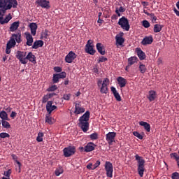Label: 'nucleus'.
<instances>
[{
	"label": "nucleus",
	"mask_w": 179,
	"mask_h": 179,
	"mask_svg": "<svg viewBox=\"0 0 179 179\" xmlns=\"http://www.w3.org/2000/svg\"><path fill=\"white\" fill-rule=\"evenodd\" d=\"M0 118L1 119V121H10V119L8 117V113L5 110L0 112Z\"/></svg>",
	"instance_id": "7c9ffc66"
},
{
	"label": "nucleus",
	"mask_w": 179,
	"mask_h": 179,
	"mask_svg": "<svg viewBox=\"0 0 179 179\" xmlns=\"http://www.w3.org/2000/svg\"><path fill=\"white\" fill-rule=\"evenodd\" d=\"M42 37L44 38H48V31L47 29L45 30V32L42 34Z\"/></svg>",
	"instance_id": "0e129e2a"
},
{
	"label": "nucleus",
	"mask_w": 179,
	"mask_h": 179,
	"mask_svg": "<svg viewBox=\"0 0 179 179\" xmlns=\"http://www.w3.org/2000/svg\"><path fill=\"white\" fill-rule=\"evenodd\" d=\"M90 138L92 141H97L99 139V134L94 132L90 135Z\"/></svg>",
	"instance_id": "ea45409f"
},
{
	"label": "nucleus",
	"mask_w": 179,
	"mask_h": 179,
	"mask_svg": "<svg viewBox=\"0 0 179 179\" xmlns=\"http://www.w3.org/2000/svg\"><path fill=\"white\" fill-rule=\"evenodd\" d=\"M71 94H66L63 96L64 100H66L67 101H69L71 100Z\"/></svg>",
	"instance_id": "052dcab7"
},
{
	"label": "nucleus",
	"mask_w": 179,
	"mask_h": 179,
	"mask_svg": "<svg viewBox=\"0 0 179 179\" xmlns=\"http://www.w3.org/2000/svg\"><path fill=\"white\" fill-rule=\"evenodd\" d=\"M153 43V36H145L141 41L142 45H150Z\"/></svg>",
	"instance_id": "dca6fc26"
},
{
	"label": "nucleus",
	"mask_w": 179,
	"mask_h": 179,
	"mask_svg": "<svg viewBox=\"0 0 179 179\" xmlns=\"http://www.w3.org/2000/svg\"><path fill=\"white\" fill-rule=\"evenodd\" d=\"M57 89H58L57 85H52L49 88H48L47 91L48 92H55V90H57Z\"/></svg>",
	"instance_id": "864d4df0"
},
{
	"label": "nucleus",
	"mask_w": 179,
	"mask_h": 179,
	"mask_svg": "<svg viewBox=\"0 0 179 179\" xmlns=\"http://www.w3.org/2000/svg\"><path fill=\"white\" fill-rule=\"evenodd\" d=\"M9 10V8L7 7L6 8H1L0 9V17H3L5 16V13H6V11Z\"/></svg>",
	"instance_id": "a18cd8bd"
},
{
	"label": "nucleus",
	"mask_w": 179,
	"mask_h": 179,
	"mask_svg": "<svg viewBox=\"0 0 179 179\" xmlns=\"http://www.w3.org/2000/svg\"><path fill=\"white\" fill-rule=\"evenodd\" d=\"M156 97H157V94L155 90L149 91L148 95L147 96V99H148L149 101H155Z\"/></svg>",
	"instance_id": "6ab92c4d"
},
{
	"label": "nucleus",
	"mask_w": 179,
	"mask_h": 179,
	"mask_svg": "<svg viewBox=\"0 0 179 179\" xmlns=\"http://www.w3.org/2000/svg\"><path fill=\"white\" fill-rule=\"evenodd\" d=\"M133 135H134V136H136V138H138V139H143V136L141 135V134H139V132L138 131H134Z\"/></svg>",
	"instance_id": "603ef678"
},
{
	"label": "nucleus",
	"mask_w": 179,
	"mask_h": 179,
	"mask_svg": "<svg viewBox=\"0 0 179 179\" xmlns=\"http://www.w3.org/2000/svg\"><path fill=\"white\" fill-rule=\"evenodd\" d=\"M12 174V170L8 169L6 171H4L3 176L6 177V178H10V175Z\"/></svg>",
	"instance_id": "49530a36"
},
{
	"label": "nucleus",
	"mask_w": 179,
	"mask_h": 179,
	"mask_svg": "<svg viewBox=\"0 0 179 179\" xmlns=\"http://www.w3.org/2000/svg\"><path fill=\"white\" fill-rule=\"evenodd\" d=\"M19 26H20V21L13 22L9 28L10 31H12V32L16 31V30H17V29H19Z\"/></svg>",
	"instance_id": "bb28decb"
},
{
	"label": "nucleus",
	"mask_w": 179,
	"mask_h": 179,
	"mask_svg": "<svg viewBox=\"0 0 179 179\" xmlns=\"http://www.w3.org/2000/svg\"><path fill=\"white\" fill-rule=\"evenodd\" d=\"M115 136H117V133L115 132H109L106 135V142L108 145H113V142H115Z\"/></svg>",
	"instance_id": "0eeeda50"
},
{
	"label": "nucleus",
	"mask_w": 179,
	"mask_h": 179,
	"mask_svg": "<svg viewBox=\"0 0 179 179\" xmlns=\"http://www.w3.org/2000/svg\"><path fill=\"white\" fill-rule=\"evenodd\" d=\"M29 27L31 30V34L36 36L38 28L37 24L36 22H31L29 24Z\"/></svg>",
	"instance_id": "412c9836"
},
{
	"label": "nucleus",
	"mask_w": 179,
	"mask_h": 179,
	"mask_svg": "<svg viewBox=\"0 0 179 179\" xmlns=\"http://www.w3.org/2000/svg\"><path fill=\"white\" fill-rule=\"evenodd\" d=\"M171 157H174L176 162H177L178 167L179 168V155L176 152L171 154Z\"/></svg>",
	"instance_id": "58836bf2"
},
{
	"label": "nucleus",
	"mask_w": 179,
	"mask_h": 179,
	"mask_svg": "<svg viewBox=\"0 0 179 179\" xmlns=\"http://www.w3.org/2000/svg\"><path fill=\"white\" fill-rule=\"evenodd\" d=\"M56 75L58 76L59 79H65L66 78V72L62 71L59 73H56Z\"/></svg>",
	"instance_id": "37998d69"
},
{
	"label": "nucleus",
	"mask_w": 179,
	"mask_h": 179,
	"mask_svg": "<svg viewBox=\"0 0 179 179\" xmlns=\"http://www.w3.org/2000/svg\"><path fill=\"white\" fill-rule=\"evenodd\" d=\"M58 82H59V78L57 76V73H55L53 75L52 83H58Z\"/></svg>",
	"instance_id": "de8ad7c7"
},
{
	"label": "nucleus",
	"mask_w": 179,
	"mask_h": 179,
	"mask_svg": "<svg viewBox=\"0 0 179 179\" xmlns=\"http://www.w3.org/2000/svg\"><path fill=\"white\" fill-rule=\"evenodd\" d=\"M45 122L49 125H52V117L50 115L45 116Z\"/></svg>",
	"instance_id": "c03bdc74"
},
{
	"label": "nucleus",
	"mask_w": 179,
	"mask_h": 179,
	"mask_svg": "<svg viewBox=\"0 0 179 179\" xmlns=\"http://www.w3.org/2000/svg\"><path fill=\"white\" fill-rule=\"evenodd\" d=\"M164 27V26L159 24H156L154 25V33H160L162 29Z\"/></svg>",
	"instance_id": "72a5a7b5"
},
{
	"label": "nucleus",
	"mask_w": 179,
	"mask_h": 179,
	"mask_svg": "<svg viewBox=\"0 0 179 179\" xmlns=\"http://www.w3.org/2000/svg\"><path fill=\"white\" fill-rule=\"evenodd\" d=\"M54 110H57V106H52V101H48L46 105V110L48 111V113H49V115L51 114V113H52Z\"/></svg>",
	"instance_id": "4468645a"
},
{
	"label": "nucleus",
	"mask_w": 179,
	"mask_h": 179,
	"mask_svg": "<svg viewBox=\"0 0 179 179\" xmlns=\"http://www.w3.org/2000/svg\"><path fill=\"white\" fill-rule=\"evenodd\" d=\"M171 178L172 179H179V173L178 172H174L171 174Z\"/></svg>",
	"instance_id": "4d7b16f0"
},
{
	"label": "nucleus",
	"mask_w": 179,
	"mask_h": 179,
	"mask_svg": "<svg viewBox=\"0 0 179 179\" xmlns=\"http://www.w3.org/2000/svg\"><path fill=\"white\" fill-rule=\"evenodd\" d=\"M115 40L117 45H122V44L125 43V38H124L122 36H120L119 35H116Z\"/></svg>",
	"instance_id": "c85d7f7f"
},
{
	"label": "nucleus",
	"mask_w": 179,
	"mask_h": 179,
	"mask_svg": "<svg viewBox=\"0 0 179 179\" xmlns=\"http://www.w3.org/2000/svg\"><path fill=\"white\" fill-rule=\"evenodd\" d=\"M75 111L74 114H82L83 113H85V108L82 107V105L80 103H75Z\"/></svg>",
	"instance_id": "a211bd4d"
},
{
	"label": "nucleus",
	"mask_w": 179,
	"mask_h": 179,
	"mask_svg": "<svg viewBox=\"0 0 179 179\" xmlns=\"http://www.w3.org/2000/svg\"><path fill=\"white\" fill-rule=\"evenodd\" d=\"M10 38H13V40H15V41L18 44H20V43H22V34H20V32L12 34Z\"/></svg>",
	"instance_id": "5701e85b"
},
{
	"label": "nucleus",
	"mask_w": 179,
	"mask_h": 179,
	"mask_svg": "<svg viewBox=\"0 0 179 179\" xmlns=\"http://www.w3.org/2000/svg\"><path fill=\"white\" fill-rule=\"evenodd\" d=\"M117 83L120 86V87H125L127 86V79L122 78V77H118L117 78Z\"/></svg>",
	"instance_id": "393cba45"
},
{
	"label": "nucleus",
	"mask_w": 179,
	"mask_h": 179,
	"mask_svg": "<svg viewBox=\"0 0 179 179\" xmlns=\"http://www.w3.org/2000/svg\"><path fill=\"white\" fill-rule=\"evenodd\" d=\"M136 51L137 52V55L141 61H143V59H146V54L143 52L142 49L137 48L136 49Z\"/></svg>",
	"instance_id": "aec40b11"
},
{
	"label": "nucleus",
	"mask_w": 179,
	"mask_h": 179,
	"mask_svg": "<svg viewBox=\"0 0 179 179\" xmlns=\"http://www.w3.org/2000/svg\"><path fill=\"white\" fill-rule=\"evenodd\" d=\"M110 85V79L108 78H104L103 83H102V86H108Z\"/></svg>",
	"instance_id": "5fc2aeb1"
},
{
	"label": "nucleus",
	"mask_w": 179,
	"mask_h": 179,
	"mask_svg": "<svg viewBox=\"0 0 179 179\" xmlns=\"http://www.w3.org/2000/svg\"><path fill=\"white\" fill-rule=\"evenodd\" d=\"M35 3L43 9H50L51 8L48 0H36Z\"/></svg>",
	"instance_id": "39448f33"
},
{
	"label": "nucleus",
	"mask_w": 179,
	"mask_h": 179,
	"mask_svg": "<svg viewBox=\"0 0 179 179\" xmlns=\"http://www.w3.org/2000/svg\"><path fill=\"white\" fill-rule=\"evenodd\" d=\"M111 19L112 20H117V19H118V15H115V14H113L112 16H111Z\"/></svg>",
	"instance_id": "774afa93"
},
{
	"label": "nucleus",
	"mask_w": 179,
	"mask_h": 179,
	"mask_svg": "<svg viewBox=\"0 0 179 179\" xmlns=\"http://www.w3.org/2000/svg\"><path fill=\"white\" fill-rule=\"evenodd\" d=\"M1 125L3 128H6V129H10V124H9V122L6 120H1Z\"/></svg>",
	"instance_id": "4c0bfd02"
},
{
	"label": "nucleus",
	"mask_w": 179,
	"mask_h": 179,
	"mask_svg": "<svg viewBox=\"0 0 179 179\" xmlns=\"http://www.w3.org/2000/svg\"><path fill=\"white\" fill-rule=\"evenodd\" d=\"M138 61V57L136 56L131 57L128 59V66H131V65H134L136 64V62Z\"/></svg>",
	"instance_id": "473e14b6"
},
{
	"label": "nucleus",
	"mask_w": 179,
	"mask_h": 179,
	"mask_svg": "<svg viewBox=\"0 0 179 179\" xmlns=\"http://www.w3.org/2000/svg\"><path fill=\"white\" fill-rule=\"evenodd\" d=\"M43 138H44V133L39 132L36 137L37 142H43Z\"/></svg>",
	"instance_id": "a19ab883"
},
{
	"label": "nucleus",
	"mask_w": 179,
	"mask_h": 179,
	"mask_svg": "<svg viewBox=\"0 0 179 179\" xmlns=\"http://www.w3.org/2000/svg\"><path fill=\"white\" fill-rule=\"evenodd\" d=\"M87 169L88 170H94V169H93V164L90 163L87 165Z\"/></svg>",
	"instance_id": "338daca9"
},
{
	"label": "nucleus",
	"mask_w": 179,
	"mask_h": 179,
	"mask_svg": "<svg viewBox=\"0 0 179 179\" xmlns=\"http://www.w3.org/2000/svg\"><path fill=\"white\" fill-rule=\"evenodd\" d=\"M63 173L64 170H62V169L55 170V176H57V177H59V176H61V174H62Z\"/></svg>",
	"instance_id": "09e8293b"
},
{
	"label": "nucleus",
	"mask_w": 179,
	"mask_h": 179,
	"mask_svg": "<svg viewBox=\"0 0 179 179\" xmlns=\"http://www.w3.org/2000/svg\"><path fill=\"white\" fill-rule=\"evenodd\" d=\"M105 170L106 171L107 177L113 178V164L110 162H106L105 164Z\"/></svg>",
	"instance_id": "423d86ee"
},
{
	"label": "nucleus",
	"mask_w": 179,
	"mask_h": 179,
	"mask_svg": "<svg viewBox=\"0 0 179 179\" xmlns=\"http://www.w3.org/2000/svg\"><path fill=\"white\" fill-rule=\"evenodd\" d=\"M96 50L101 55H106V50L104 49V47L103 46V44L98 43L96 45Z\"/></svg>",
	"instance_id": "b1692460"
},
{
	"label": "nucleus",
	"mask_w": 179,
	"mask_h": 179,
	"mask_svg": "<svg viewBox=\"0 0 179 179\" xmlns=\"http://www.w3.org/2000/svg\"><path fill=\"white\" fill-rule=\"evenodd\" d=\"M53 70L55 71V72H57V73H60L61 72H62V68L59 66L54 67Z\"/></svg>",
	"instance_id": "bf43d9fd"
},
{
	"label": "nucleus",
	"mask_w": 179,
	"mask_h": 179,
	"mask_svg": "<svg viewBox=\"0 0 179 179\" xmlns=\"http://www.w3.org/2000/svg\"><path fill=\"white\" fill-rule=\"evenodd\" d=\"M139 125L144 127V129L147 132H150V124L146 122L141 121L139 122Z\"/></svg>",
	"instance_id": "c756f323"
},
{
	"label": "nucleus",
	"mask_w": 179,
	"mask_h": 179,
	"mask_svg": "<svg viewBox=\"0 0 179 179\" xmlns=\"http://www.w3.org/2000/svg\"><path fill=\"white\" fill-rule=\"evenodd\" d=\"M78 57L75 52L73 51H70L69 54L65 57V62H67V64H72L75 59Z\"/></svg>",
	"instance_id": "1a4fd4ad"
},
{
	"label": "nucleus",
	"mask_w": 179,
	"mask_h": 179,
	"mask_svg": "<svg viewBox=\"0 0 179 179\" xmlns=\"http://www.w3.org/2000/svg\"><path fill=\"white\" fill-rule=\"evenodd\" d=\"M85 52H87V54H90V55H94V54H96V50H94V45H85Z\"/></svg>",
	"instance_id": "2eb2a0df"
},
{
	"label": "nucleus",
	"mask_w": 179,
	"mask_h": 179,
	"mask_svg": "<svg viewBox=\"0 0 179 179\" xmlns=\"http://www.w3.org/2000/svg\"><path fill=\"white\" fill-rule=\"evenodd\" d=\"M117 24L120 26L123 30H126V31H129V29H131L129 21L128 20V18L125 17V16H122L119 19Z\"/></svg>",
	"instance_id": "f03ea898"
},
{
	"label": "nucleus",
	"mask_w": 179,
	"mask_h": 179,
	"mask_svg": "<svg viewBox=\"0 0 179 179\" xmlns=\"http://www.w3.org/2000/svg\"><path fill=\"white\" fill-rule=\"evenodd\" d=\"M138 65H139L138 66L139 72H141V73H145L147 71L146 66L142 64V62H140Z\"/></svg>",
	"instance_id": "c9c22d12"
},
{
	"label": "nucleus",
	"mask_w": 179,
	"mask_h": 179,
	"mask_svg": "<svg viewBox=\"0 0 179 179\" xmlns=\"http://www.w3.org/2000/svg\"><path fill=\"white\" fill-rule=\"evenodd\" d=\"M48 100H50V96H48V94H46L43 96L42 103H47Z\"/></svg>",
	"instance_id": "13d9d810"
},
{
	"label": "nucleus",
	"mask_w": 179,
	"mask_h": 179,
	"mask_svg": "<svg viewBox=\"0 0 179 179\" xmlns=\"http://www.w3.org/2000/svg\"><path fill=\"white\" fill-rule=\"evenodd\" d=\"M110 90L113 92L115 99L117 100V101H121V95H120V93L117 92V90L114 87H110Z\"/></svg>",
	"instance_id": "a878e982"
},
{
	"label": "nucleus",
	"mask_w": 179,
	"mask_h": 179,
	"mask_svg": "<svg viewBox=\"0 0 179 179\" xmlns=\"http://www.w3.org/2000/svg\"><path fill=\"white\" fill-rule=\"evenodd\" d=\"M8 6V3L6 0H0V8L6 9Z\"/></svg>",
	"instance_id": "79ce46f5"
},
{
	"label": "nucleus",
	"mask_w": 179,
	"mask_h": 179,
	"mask_svg": "<svg viewBox=\"0 0 179 179\" xmlns=\"http://www.w3.org/2000/svg\"><path fill=\"white\" fill-rule=\"evenodd\" d=\"M16 115H17V113L16 112H15V111H12L10 117L13 120H15V117H16Z\"/></svg>",
	"instance_id": "e2e57ef3"
},
{
	"label": "nucleus",
	"mask_w": 179,
	"mask_h": 179,
	"mask_svg": "<svg viewBox=\"0 0 179 179\" xmlns=\"http://www.w3.org/2000/svg\"><path fill=\"white\" fill-rule=\"evenodd\" d=\"M15 57L16 59H18L20 62H21V64L24 65H26V64H27L28 60H27L26 58V57H27V52L18 50L17 51Z\"/></svg>",
	"instance_id": "7ed1b4c3"
},
{
	"label": "nucleus",
	"mask_w": 179,
	"mask_h": 179,
	"mask_svg": "<svg viewBox=\"0 0 179 179\" xmlns=\"http://www.w3.org/2000/svg\"><path fill=\"white\" fill-rule=\"evenodd\" d=\"M101 164V162H100V160H97L95 164L93 165V169L94 170H96V169H97V167H99V166H100Z\"/></svg>",
	"instance_id": "680f3d73"
},
{
	"label": "nucleus",
	"mask_w": 179,
	"mask_h": 179,
	"mask_svg": "<svg viewBox=\"0 0 179 179\" xmlns=\"http://www.w3.org/2000/svg\"><path fill=\"white\" fill-rule=\"evenodd\" d=\"M100 92L102 94H107V93H108V87L106 85H102L101 87Z\"/></svg>",
	"instance_id": "e433bc0d"
},
{
	"label": "nucleus",
	"mask_w": 179,
	"mask_h": 179,
	"mask_svg": "<svg viewBox=\"0 0 179 179\" xmlns=\"http://www.w3.org/2000/svg\"><path fill=\"white\" fill-rule=\"evenodd\" d=\"M135 159L138 162V173L140 177H143V173H145V159L143 157L139 156L138 155H135Z\"/></svg>",
	"instance_id": "f257e3e1"
},
{
	"label": "nucleus",
	"mask_w": 179,
	"mask_h": 179,
	"mask_svg": "<svg viewBox=\"0 0 179 179\" xmlns=\"http://www.w3.org/2000/svg\"><path fill=\"white\" fill-rule=\"evenodd\" d=\"M12 19V16L9 14L4 20L3 17H0V24H5L6 23H9V21Z\"/></svg>",
	"instance_id": "2f4dec72"
},
{
	"label": "nucleus",
	"mask_w": 179,
	"mask_h": 179,
	"mask_svg": "<svg viewBox=\"0 0 179 179\" xmlns=\"http://www.w3.org/2000/svg\"><path fill=\"white\" fill-rule=\"evenodd\" d=\"M106 61H108V59L106 57H99V62H106Z\"/></svg>",
	"instance_id": "69168bd1"
},
{
	"label": "nucleus",
	"mask_w": 179,
	"mask_h": 179,
	"mask_svg": "<svg viewBox=\"0 0 179 179\" xmlns=\"http://www.w3.org/2000/svg\"><path fill=\"white\" fill-rule=\"evenodd\" d=\"M78 127L82 129L83 132H87L90 124L89 122H79Z\"/></svg>",
	"instance_id": "9d476101"
},
{
	"label": "nucleus",
	"mask_w": 179,
	"mask_h": 179,
	"mask_svg": "<svg viewBox=\"0 0 179 179\" xmlns=\"http://www.w3.org/2000/svg\"><path fill=\"white\" fill-rule=\"evenodd\" d=\"M7 9L10 10L12 8H17V0H6Z\"/></svg>",
	"instance_id": "ddd939ff"
},
{
	"label": "nucleus",
	"mask_w": 179,
	"mask_h": 179,
	"mask_svg": "<svg viewBox=\"0 0 179 179\" xmlns=\"http://www.w3.org/2000/svg\"><path fill=\"white\" fill-rule=\"evenodd\" d=\"M96 145L92 142L88 143L85 146V152H86V153H89V152H93V150H94V149L96 148Z\"/></svg>",
	"instance_id": "f3484780"
},
{
	"label": "nucleus",
	"mask_w": 179,
	"mask_h": 179,
	"mask_svg": "<svg viewBox=\"0 0 179 179\" xmlns=\"http://www.w3.org/2000/svg\"><path fill=\"white\" fill-rule=\"evenodd\" d=\"M127 9L122 6H120L119 8H116L115 13L117 15L118 17H121V13H124Z\"/></svg>",
	"instance_id": "f704fd0d"
},
{
	"label": "nucleus",
	"mask_w": 179,
	"mask_h": 179,
	"mask_svg": "<svg viewBox=\"0 0 179 179\" xmlns=\"http://www.w3.org/2000/svg\"><path fill=\"white\" fill-rule=\"evenodd\" d=\"M150 17L152 23H156V20H157V17H156L154 13H151V15H150Z\"/></svg>",
	"instance_id": "6e6d98bb"
},
{
	"label": "nucleus",
	"mask_w": 179,
	"mask_h": 179,
	"mask_svg": "<svg viewBox=\"0 0 179 179\" xmlns=\"http://www.w3.org/2000/svg\"><path fill=\"white\" fill-rule=\"evenodd\" d=\"M16 45V41L13 39V38H10V40L8 41L6 44V53L10 54V49Z\"/></svg>",
	"instance_id": "6e6552de"
},
{
	"label": "nucleus",
	"mask_w": 179,
	"mask_h": 179,
	"mask_svg": "<svg viewBox=\"0 0 179 179\" xmlns=\"http://www.w3.org/2000/svg\"><path fill=\"white\" fill-rule=\"evenodd\" d=\"M43 45H44V41L41 40L36 41L32 45V48L37 50V48H40V47H43Z\"/></svg>",
	"instance_id": "cd10ccee"
},
{
	"label": "nucleus",
	"mask_w": 179,
	"mask_h": 179,
	"mask_svg": "<svg viewBox=\"0 0 179 179\" xmlns=\"http://www.w3.org/2000/svg\"><path fill=\"white\" fill-rule=\"evenodd\" d=\"M143 26L145 29H149V27H150V23H149L148 20H143Z\"/></svg>",
	"instance_id": "8fccbe9b"
},
{
	"label": "nucleus",
	"mask_w": 179,
	"mask_h": 179,
	"mask_svg": "<svg viewBox=\"0 0 179 179\" xmlns=\"http://www.w3.org/2000/svg\"><path fill=\"white\" fill-rule=\"evenodd\" d=\"M76 152V148L75 146H69L63 150L64 157H71V156H73V154Z\"/></svg>",
	"instance_id": "20e7f679"
},
{
	"label": "nucleus",
	"mask_w": 179,
	"mask_h": 179,
	"mask_svg": "<svg viewBox=\"0 0 179 179\" xmlns=\"http://www.w3.org/2000/svg\"><path fill=\"white\" fill-rule=\"evenodd\" d=\"M26 58L27 61H29V62H31L32 64H37V62L36 61V55H33V52H29Z\"/></svg>",
	"instance_id": "4be33fe9"
},
{
	"label": "nucleus",
	"mask_w": 179,
	"mask_h": 179,
	"mask_svg": "<svg viewBox=\"0 0 179 179\" xmlns=\"http://www.w3.org/2000/svg\"><path fill=\"white\" fill-rule=\"evenodd\" d=\"M0 138H2L3 139L5 138H10V135H9L8 133L3 132L0 134Z\"/></svg>",
	"instance_id": "3c124183"
},
{
	"label": "nucleus",
	"mask_w": 179,
	"mask_h": 179,
	"mask_svg": "<svg viewBox=\"0 0 179 179\" xmlns=\"http://www.w3.org/2000/svg\"><path fill=\"white\" fill-rule=\"evenodd\" d=\"M24 36L27 40V42H26L27 45H28L29 47H31V45H33V41H34L33 36L29 32H25Z\"/></svg>",
	"instance_id": "f8f14e48"
},
{
	"label": "nucleus",
	"mask_w": 179,
	"mask_h": 179,
	"mask_svg": "<svg viewBox=\"0 0 179 179\" xmlns=\"http://www.w3.org/2000/svg\"><path fill=\"white\" fill-rule=\"evenodd\" d=\"M89 120H90V112L87 110L83 115L80 117L78 121L79 122H89Z\"/></svg>",
	"instance_id": "9b49d317"
}]
</instances>
